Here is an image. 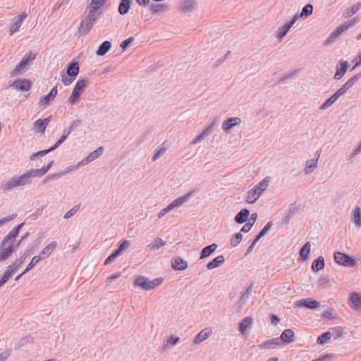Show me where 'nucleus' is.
Masks as SVG:
<instances>
[{
  "instance_id": "obj_1",
  "label": "nucleus",
  "mask_w": 361,
  "mask_h": 361,
  "mask_svg": "<svg viewBox=\"0 0 361 361\" xmlns=\"http://www.w3.org/2000/svg\"><path fill=\"white\" fill-rule=\"evenodd\" d=\"M54 161L41 169H30L19 177L12 178L1 185L4 190H9L13 188L23 186L32 182V178L44 176L51 167Z\"/></svg>"
},
{
  "instance_id": "obj_2",
  "label": "nucleus",
  "mask_w": 361,
  "mask_h": 361,
  "mask_svg": "<svg viewBox=\"0 0 361 361\" xmlns=\"http://www.w3.org/2000/svg\"><path fill=\"white\" fill-rule=\"evenodd\" d=\"M360 74H356L349 78L341 87H340L320 106V109L324 110L333 105L339 97L345 95L346 92L353 87V85L360 80Z\"/></svg>"
},
{
  "instance_id": "obj_3",
  "label": "nucleus",
  "mask_w": 361,
  "mask_h": 361,
  "mask_svg": "<svg viewBox=\"0 0 361 361\" xmlns=\"http://www.w3.org/2000/svg\"><path fill=\"white\" fill-rule=\"evenodd\" d=\"M102 14L103 12H96L89 9L85 19L81 22L78 27V32L82 35H87L92 28L94 23Z\"/></svg>"
},
{
  "instance_id": "obj_4",
  "label": "nucleus",
  "mask_w": 361,
  "mask_h": 361,
  "mask_svg": "<svg viewBox=\"0 0 361 361\" xmlns=\"http://www.w3.org/2000/svg\"><path fill=\"white\" fill-rule=\"evenodd\" d=\"M164 279L161 277L157 278L154 280H149L144 276H137L134 281V286L140 287L145 290H151L159 286Z\"/></svg>"
},
{
  "instance_id": "obj_5",
  "label": "nucleus",
  "mask_w": 361,
  "mask_h": 361,
  "mask_svg": "<svg viewBox=\"0 0 361 361\" xmlns=\"http://www.w3.org/2000/svg\"><path fill=\"white\" fill-rule=\"evenodd\" d=\"M35 59V56L32 54V51L26 53L21 61L13 69L11 74V76L15 77L20 75L28 70L30 63Z\"/></svg>"
},
{
  "instance_id": "obj_6",
  "label": "nucleus",
  "mask_w": 361,
  "mask_h": 361,
  "mask_svg": "<svg viewBox=\"0 0 361 361\" xmlns=\"http://www.w3.org/2000/svg\"><path fill=\"white\" fill-rule=\"evenodd\" d=\"M89 80L87 78H80L75 83L73 92L68 101L71 104H74L80 98L81 94L85 90Z\"/></svg>"
},
{
  "instance_id": "obj_7",
  "label": "nucleus",
  "mask_w": 361,
  "mask_h": 361,
  "mask_svg": "<svg viewBox=\"0 0 361 361\" xmlns=\"http://www.w3.org/2000/svg\"><path fill=\"white\" fill-rule=\"evenodd\" d=\"M357 22H358V20H356L355 18L349 20L344 25L337 27L331 35L330 36L326 39V43H332L336 41V39L340 36V35L344 31L347 30L352 26H353Z\"/></svg>"
},
{
  "instance_id": "obj_8",
  "label": "nucleus",
  "mask_w": 361,
  "mask_h": 361,
  "mask_svg": "<svg viewBox=\"0 0 361 361\" xmlns=\"http://www.w3.org/2000/svg\"><path fill=\"white\" fill-rule=\"evenodd\" d=\"M357 22H358V20H356L355 18L349 20L344 25L337 27L331 35L330 36L326 39V43H332L336 41V39L340 36V35L344 31L347 30L352 26H353Z\"/></svg>"
},
{
  "instance_id": "obj_9",
  "label": "nucleus",
  "mask_w": 361,
  "mask_h": 361,
  "mask_svg": "<svg viewBox=\"0 0 361 361\" xmlns=\"http://www.w3.org/2000/svg\"><path fill=\"white\" fill-rule=\"evenodd\" d=\"M334 257L335 262L339 265L352 267L355 264V259L353 257L340 252H336Z\"/></svg>"
},
{
  "instance_id": "obj_10",
  "label": "nucleus",
  "mask_w": 361,
  "mask_h": 361,
  "mask_svg": "<svg viewBox=\"0 0 361 361\" xmlns=\"http://www.w3.org/2000/svg\"><path fill=\"white\" fill-rule=\"evenodd\" d=\"M104 152V147H99L94 151L90 153L85 158L80 161L77 165L74 166V168H79L81 166L87 165V164L93 161L97 157L101 156Z\"/></svg>"
},
{
  "instance_id": "obj_11",
  "label": "nucleus",
  "mask_w": 361,
  "mask_h": 361,
  "mask_svg": "<svg viewBox=\"0 0 361 361\" xmlns=\"http://www.w3.org/2000/svg\"><path fill=\"white\" fill-rule=\"evenodd\" d=\"M14 250V245L12 242L4 244V240L0 245V262L6 261Z\"/></svg>"
},
{
  "instance_id": "obj_12",
  "label": "nucleus",
  "mask_w": 361,
  "mask_h": 361,
  "mask_svg": "<svg viewBox=\"0 0 361 361\" xmlns=\"http://www.w3.org/2000/svg\"><path fill=\"white\" fill-rule=\"evenodd\" d=\"M16 90L27 92L30 90L32 83L27 79H17L11 85Z\"/></svg>"
},
{
  "instance_id": "obj_13",
  "label": "nucleus",
  "mask_w": 361,
  "mask_h": 361,
  "mask_svg": "<svg viewBox=\"0 0 361 361\" xmlns=\"http://www.w3.org/2000/svg\"><path fill=\"white\" fill-rule=\"evenodd\" d=\"M295 305L298 307H304L309 309H315L319 307V302L312 298H304L298 300L295 302Z\"/></svg>"
},
{
  "instance_id": "obj_14",
  "label": "nucleus",
  "mask_w": 361,
  "mask_h": 361,
  "mask_svg": "<svg viewBox=\"0 0 361 361\" xmlns=\"http://www.w3.org/2000/svg\"><path fill=\"white\" fill-rule=\"evenodd\" d=\"M23 223H21L14 227L4 238V244L6 243L12 242L13 245H14L15 239L18 236L20 228L23 226Z\"/></svg>"
},
{
  "instance_id": "obj_15",
  "label": "nucleus",
  "mask_w": 361,
  "mask_h": 361,
  "mask_svg": "<svg viewBox=\"0 0 361 361\" xmlns=\"http://www.w3.org/2000/svg\"><path fill=\"white\" fill-rule=\"evenodd\" d=\"M193 192L194 191H190L185 194V195L179 197L177 199L174 200L171 203L169 204L172 209L180 207L182 205L188 202L190 198L191 197Z\"/></svg>"
},
{
  "instance_id": "obj_16",
  "label": "nucleus",
  "mask_w": 361,
  "mask_h": 361,
  "mask_svg": "<svg viewBox=\"0 0 361 361\" xmlns=\"http://www.w3.org/2000/svg\"><path fill=\"white\" fill-rule=\"evenodd\" d=\"M171 267L174 270L183 271L188 267V262L180 257H176L171 259Z\"/></svg>"
},
{
  "instance_id": "obj_17",
  "label": "nucleus",
  "mask_w": 361,
  "mask_h": 361,
  "mask_svg": "<svg viewBox=\"0 0 361 361\" xmlns=\"http://www.w3.org/2000/svg\"><path fill=\"white\" fill-rule=\"evenodd\" d=\"M196 6L195 0H183L179 9L181 12H192L195 10Z\"/></svg>"
},
{
  "instance_id": "obj_18",
  "label": "nucleus",
  "mask_w": 361,
  "mask_h": 361,
  "mask_svg": "<svg viewBox=\"0 0 361 361\" xmlns=\"http://www.w3.org/2000/svg\"><path fill=\"white\" fill-rule=\"evenodd\" d=\"M241 123V119L238 117L230 118L226 120L222 124V129L224 131H228L233 127L239 125Z\"/></svg>"
},
{
  "instance_id": "obj_19",
  "label": "nucleus",
  "mask_w": 361,
  "mask_h": 361,
  "mask_svg": "<svg viewBox=\"0 0 361 361\" xmlns=\"http://www.w3.org/2000/svg\"><path fill=\"white\" fill-rule=\"evenodd\" d=\"M133 4V0H121L118 8L119 14L122 16L127 14L131 8Z\"/></svg>"
},
{
  "instance_id": "obj_20",
  "label": "nucleus",
  "mask_w": 361,
  "mask_h": 361,
  "mask_svg": "<svg viewBox=\"0 0 361 361\" xmlns=\"http://www.w3.org/2000/svg\"><path fill=\"white\" fill-rule=\"evenodd\" d=\"M217 247L218 245L216 243H212L204 247L200 252V259H203L209 257L215 252Z\"/></svg>"
},
{
  "instance_id": "obj_21",
  "label": "nucleus",
  "mask_w": 361,
  "mask_h": 361,
  "mask_svg": "<svg viewBox=\"0 0 361 361\" xmlns=\"http://www.w3.org/2000/svg\"><path fill=\"white\" fill-rule=\"evenodd\" d=\"M79 73V63L78 61H72L67 66L66 75L75 78Z\"/></svg>"
},
{
  "instance_id": "obj_22",
  "label": "nucleus",
  "mask_w": 361,
  "mask_h": 361,
  "mask_svg": "<svg viewBox=\"0 0 361 361\" xmlns=\"http://www.w3.org/2000/svg\"><path fill=\"white\" fill-rule=\"evenodd\" d=\"M311 251V244L310 242H307L300 250L299 255L300 258L303 262H307L309 259V256Z\"/></svg>"
},
{
  "instance_id": "obj_23",
  "label": "nucleus",
  "mask_w": 361,
  "mask_h": 361,
  "mask_svg": "<svg viewBox=\"0 0 361 361\" xmlns=\"http://www.w3.org/2000/svg\"><path fill=\"white\" fill-rule=\"evenodd\" d=\"M293 25V18L288 23H285L281 27L279 28L277 37L281 40L288 33L290 27Z\"/></svg>"
},
{
  "instance_id": "obj_24",
  "label": "nucleus",
  "mask_w": 361,
  "mask_h": 361,
  "mask_svg": "<svg viewBox=\"0 0 361 361\" xmlns=\"http://www.w3.org/2000/svg\"><path fill=\"white\" fill-rule=\"evenodd\" d=\"M317 158L307 160L306 161V165L304 169V172L305 174H310L311 173L317 166V160L319 157V154L318 152H317Z\"/></svg>"
},
{
  "instance_id": "obj_25",
  "label": "nucleus",
  "mask_w": 361,
  "mask_h": 361,
  "mask_svg": "<svg viewBox=\"0 0 361 361\" xmlns=\"http://www.w3.org/2000/svg\"><path fill=\"white\" fill-rule=\"evenodd\" d=\"M50 120H51V116H49L44 119H41V118L38 119L35 122L34 126H35V128H37L38 132L43 133H44L47 125L50 122Z\"/></svg>"
},
{
  "instance_id": "obj_26",
  "label": "nucleus",
  "mask_w": 361,
  "mask_h": 361,
  "mask_svg": "<svg viewBox=\"0 0 361 361\" xmlns=\"http://www.w3.org/2000/svg\"><path fill=\"white\" fill-rule=\"evenodd\" d=\"M224 261L225 258L224 255H219L207 263V268L209 270H212L222 265L224 263Z\"/></svg>"
},
{
  "instance_id": "obj_27",
  "label": "nucleus",
  "mask_w": 361,
  "mask_h": 361,
  "mask_svg": "<svg viewBox=\"0 0 361 361\" xmlns=\"http://www.w3.org/2000/svg\"><path fill=\"white\" fill-rule=\"evenodd\" d=\"M250 211L247 209H241L235 216V221L238 224H243L248 219Z\"/></svg>"
},
{
  "instance_id": "obj_28",
  "label": "nucleus",
  "mask_w": 361,
  "mask_h": 361,
  "mask_svg": "<svg viewBox=\"0 0 361 361\" xmlns=\"http://www.w3.org/2000/svg\"><path fill=\"white\" fill-rule=\"evenodd\" d=\"M212 333V331L208 329H204L202 330L195 338L194 343L199 344L201 342L205 341L211 336Z\"/></svg>"
},
{
  "instance_id": "obj_29",
  "label": "nucleus",
  "mask_w": 361,
  "mask_h": 361,
  "mask_svg": "<svg viewBox=\"0 0 361 361\" xmlns=\"http://www.w3.org/2000/svg\"><path fill=\"white\" fill-rule=\"evenodd\" d=\"M324 259L322 256L318 257L312 262V270L314 272L322 270L324 268Z\"/></svg>"
},
{
  "instance_id": "obj_30",
  "label": "nucleus",
  "mask_w": 361,
  "mask_h": 361,
  "mask_svg": "<svg viewBox=\"0 0 361 361\" xmlns=\"http://www.w3.org/2000/svg\"><path fill=\"white\" fill-rule=\"evenodd\" d=\"M149 10L154 13L159 14L161 13L166 12L169 10V7L167 5L161 4H151L149 7Z\"/></svg>"
},
{
  "instance_id": "obj_31",
  "label": "nucleus",
  "mask_w": 361,
  "mask_h": 361,
  "mask_svg": "<svg viewBox=\"0 0 361 361\" xmlns=\"http://www.w3.org/2000/svg\"><path fill=\"white\" fill-rule=\"evenodd\" d=\"M111 43L109 41L103 42L96 51L97 56H104L111 49Z\"/></svg>"
},
{
  "instance_id": "obj_32",
  "label": "nucleus",
  "mask_w": 361,
  "mask_h": 361,
  "mask_svg": "<svg viewBox=\"0 0 361 361\" xmlns=\"http://www.w3.org/2000/svg\"><path fill=\"white\" fill-rule=\"evenodd\" d=\"M352 221L359 228L361 226V210L360 208L356 207L351 213Z\"/></svg>"
},
{
  "instance_id": "obj_33",
  "label": "nucleus",
  "mask_w": 361,
  "mask_h": 361,
  "mask_svg": "<svg viewBox=\"0 0 361 361\" xmlns=\"http://www.w3.org/2000/svg\"><path fill=\"white\" fill-rule=\"evenodd\" d=\"M260 194L254 188L247 192L246 202L250 204L255 203L260 197Z\"/></svg>"
},
{
  "instance_id": "obj_34",
  "label": "nucleus",
  "mask_w": 361,
  "mask_h": 361,
  "mask_svg": "<svg viewBox=\"0 0 361 361\" xmlns=\"http://www.w3.org/2000/svg\"><path fill=\"white\" fill-rule=\"evenodd\" d=\"M279 338L282 343H290L293 341V331L289 329H286L282 332Z\"/></svg>"
},
{
  "instance_id": "obj_35",
  "label": "nucleus",
  "mask_w": 361,
  "mask_h": 361,
  "mask_svg": "<svg viewBox=\"0 0 361 361\" xmlns=\"http://www.w3.org/2000/svg\"><path fill=\"white\" fill-rule=\"evenodd\" d=\"M16 271V269L13 265H9L7 267L6 270L4 273L2 277L1 278L0 281L4 285L9 278L15 273Z\"/></svg>"
},
{
  "instance_id": "obj_36",
  "label": "nucleus",
  "mask_w": 361,
  "mask_h": 361,
  "mask_svg": "<svg viewBox=\"0 0 361 361\" xmlns=\"http://www.w3.org/2000/svg\"><path fill=\"white\" fill-rule=\"evenodd\" d=\"M16 271V269L13 265H9L7 267L6 270L4 273L2 277L1 278L0 281L4 285L9 278L15 273Z\"/></svg>"
},
{
  "instance_id": "obj_37",
  "label": "nucleus",
  "mask_w": 361,
  "mask_h": 361,
  "mask_svg": "<svg viewBox=\"0 0 361 361\" xmlns=\"http://www.w3.org/2000/svg\"><path fill=\"white\" fill-rule=\"evenodd\" d=\"M16 271V269L13 265H9L7 267L6 270L4 273L2 277L1 278L0 281L4 285L9 278L15 273Z\"/></svg>"
},
{
  "instance_id": "obj_38",
  "label": "nucleus",
  "mask_w": 361,
  "mask_h": 361,
  "mask_svg": "<svg viewBox=\"0 0 361 361\" xmlns=\"http://www.w3.org/2000/svg\"><path fill=\"white\" fill-rule=\"evenodd\" d=\"M281 343H282V342H281L280 338L279 337V338H275L273 339L268 340L266 342H264L262 344H261L259 345V347L262 349H267V348H272V346L274 345H279Z\"/></svg>"
},
{
  "instance_id": "obj_39",
  "label": "nucleus",
  "mask_w": 361,
  "mask_h": 361,
  "mask_svg": "<svg viewBox=\"0 0 361 361\" xmlns=\"http://www.w3.org/2000/svg\"><path fill=\"white\" fill-rule=\"evenodd\" d=\"M166 245V243L159 238H156L153 242H152L148 247L152 251L159 250L161 247Z\"/></svg>"
},
{
  "instance_id": "obj_40",
  "label": "nucleus",
  "mask_w": 361,
  "mask_h": 361,
  "mask_svg": "<svg viewBox=\"0 0 361 361\" xmlns=\"http://www.w3.org/2000/svg\"><path fill=\"white\" fill-rule=\"evenodd\" d=\"M350 305L356 308L360 307L361 305V296L357 293H352L350 295Z\"/></svg>"
},
{
  "instance_id": "obj_41",
  "label": "nucleus",
  "mask_w": 361,
  "mask_h": 361,
  "mask_svg": "<svg viewBox=\"0 0 361 361\" xmlns=\"http://www.w3.org/2000/svg\"><path fill=\"white\" fill-rule=\"evenodd\" d=\"M269 177L264 178L262 180L258 183L254 188L259 192L260 195L267 189L269 183Z\"/></svg>"
},
{
  "instance_id": "obj_42",
  "label": "nucleus",
  "mask_w": 361,
  "mask_h": 361,
  "mask_svg": "<svg viewBox=\"0 0 361 361\" xmlns=\"http://www.w3.org/2000/svg\"><path fill=\"white\" fill-rule=\"evenodd\" d=\"M106 2V0H92L89 6V9L96 12H102L100 10L102 6Z\"/></svg>"
},
{
  "instance_id": "obj_43",
  "label": "nucleus",
  "mask_w": 361,
  "mask_h": 361,
  "mask_svg": "<svg viewBox=\"0 0 361 361\" xmlns=\"http://www.w3.org/2000/svg\"><path fill=\"white\" fill-rule=\"evenodd\" d=\"M253 284V283H250V285L247 288L246 290L242 293L239 300L240 305H244L246 303L247 300L248 299L252 291Z\"/></svg>"
},
{
  "instance_id": "obj_44",
  "label": "nucleus",
  "mask_w": 361,
  "mask_h": 361,
  "mask_svg": "<svg viewBox=\"0 0 361 361\" xmlns=\"http://www.w3.org/2000/svg\"><path fill=\"white\" fill-rule=\"evenodd\" d=\"M252 319L250 317H245L240 323L239 324V330L242 334H245V331L252 324Z\"/></svg>"
},
{
  "instance_id": "obj_45",
  "label": "nucleus",
  "mask_w": 361,
  "mask_h": 361,
  "mask_svg": "<svg viewBox=\"0 0 361 361\" xmlns=\"http://www.w3.org/2000/svg\"><path fill=\"white\" fill-rule=\"evenodd\" d=\"M345 73V66L343 67L342 66H340V63H338L336 65V73L334 74V78L336 80H339L343 77Z\"/></svg>"
},
{
  "instance_id": "obj_46",
  "label": "nucleus",
  "mask_w": 361,
  "mask_h": 361,
  "mask_svg": "<svg viewBox=\"0 0 361 361\" xmlns=\"http://www.w3.org/2000/svg\"><path fill=\"white\" fill-rule=\"evenodd\" d=\"M122 252L117 248L105 259L104 265H107L113 262L117 257L121 256Z\"/></svg>"
},
{
  "instance_id": "obj_47",
  "label": "nucleus",
  "mask_w": 361,
  "mask_h": 361,
  "mask_svg": "<svg viewBox=\"0 0 361 361\" xmlns=\"http://www.w3.org/2000/svg\"><path fill=\"white\" fill-rule=\"evenodd\" d=\"M32 338L30 336H26L25 337L21 338L18 343L16 344L14 348L15 350H18L20 348L23 347L27 343L32 342Z\"/></svg>"
},
{
  "instance_id": "obj_48",
  "label": "nucleus",
  "mask_w": 361,
  "mask_h": 361,
  "mask_svg": "<svg viewBox=\"0 0 361 361\" xmlns=\"http://www.w3.org/2000/svg\"><path fill=\"white\" fill-rule=\"evenodd\" d=\"M56 242H51L41 251L40 254L42 255H45V257H47L50 255L51 252L56 248Z\"/></svg>"
},
{
  "instance_id": "obj_49",
  "label": "nucleus",
  "mask_w": 361,
  "mask_h": 361,
  "mask_svg": "<svg viewBox=\"0 0 361 361\" xmlns=\"http://www.w3.org/2000/svg\"><path fill=\"white\" fill-rule=\"evenodd\" d=\"M32 249V247H30L28 250H26L25 252L15 262H13L11 265H13L16 269L23 263L25 259L30 255V250Z\"/></svg>"
},
{
  "instance_id": "obj_50",
  "label": "nucleus",
  "mask_w": 361,
  "mask_h": 361,
  "mask_svg": "<svg viewBox=\"0 0 361 361\" xmlns=\"http://www.w3.org/2000/svg\"><path fill=\"white\" fill-rule=\"evenodd\" d=\"M361 8V3H357L350 8H348L345 11L346 17H350L355 14Z\"/></svg>"
},
{
  "instance_id": "obj_51",
  "label": "nucleus",
  "mask_w": 361,
  "mask_h": 361,
  "mask_svg": "<svg viewBox=\"0 0 361 361\" xmlns=\"http://www.w3.org/2000/svg\"><path fill=\"white\" fill-rule=\"evenodd\" d=\"M313 6L311 4H307L305 6L300 14V18H306L307 16L312 13Z\"/></svg>"
},
{
  "instance_id": "obj_52",
  "label": "nucleus",
  "mask_w": 361,
  "mask_h": 361,
  "mask_svg": "<svg viewBox=\"0 0 361 361\" xmlns=\"http://www.w3.org/2000/svg\"><path fill=\"white\" fill-rule=\"evenodd\" d=\"M42 259V257L41 256L33 257L31 262L27 266L25 269L23 271V274H26L30 270H31Z\"/></svg>"
},
{
  "instance_id": "obj_53",
  "label": "nucleus",
  "mask_w": 361,
  "mask_h": 361,
  "mask_svg": "<svg viewBox=\"0 0 361 361\" xmlns=\"http://www.w3.org/2000/svg\"><path fill=\"white\" fill-rule=\"evenodd\" d=\"M331 337V334L330 332H325L318 336L317 339V343L321 345L326 343L330 340Z\"/></svg>"
},
{
  "instance_id": "obj_54",
  "label": "nucleus",
  "mask_w": 361,
  "mask_h": 361,
  "mask_svg": "<svg viewBox=\"0 0 361 361\" xmlns=\"http://www.w3.org/2000/svg\"><path fill=\"white\" fill-rule=\"evenodd\" d=\"M293 216V209H292L291 207H290L288 210L286 212V214L282 219L281 224L283 226H287Z\"/></svg>"
},
{
  "instance_id": "obj_55",
  "label": "nucleus",
  "mask_w": 361,
  "mask_h": 361,
  "mask_svg": "<svg viewBox=\"0 0 361 361\" xmlns=\"http://www.w3.org/2000/svg\"><path fill=\"white\" fill-rule=\"evenodd\" d=\"M243 235L240 233H235L230 240L231 245L232 247L237 246L240 242L242 240Z\"/></svg>"
},
{
  "instance_id": "obj_56",
  "label": "nucleus",
  "mask_w": 361,
  "mask_h": 361,
  "mask_svg": "<svg viewBox=\"0 0 361 361\" xmlns=\"http://www.w3.org/2000/svg\"><path fill=\"white\" fill-rule=\"evenodd\" d=\"M49 152H51L49 148L47 149L39 151L37 152L32 154L30 157V159L32 161L35 160L36 159L44 157V155L47 154Z\"/></svg>"
},
{
  "instance_id": "obj_57",
  "label": "nucleus",
  "mask_w": 361,
  "mask_h": 361,
  "mask_svg": "<svg viewBox=\"0 0 361 361\" xmlns=\"http://www.w3.org/2000/svg\"><path fill=\"white\" fill-rule=\"evenodd\" d=\"M54 98L49 93L40 98L39 104L41 105H47L53 101Z\"/></svg>"
},
{
  "instance_id": "obj_58",
  "label": "nucleus",
  "mask_w": 361,
  "mask_h": 361,
  "mask_svg": "<svg viewBox=\"0 0 361 361\" xmlns=\"http://www.w3.org/2000/svg\"><path fill=\"white\" fill-rule=\"evenodd\" d=\"M61 81L65 86H68V85H71L73 80V79L71 78V77H69L68 75H66V73H65L64 71L61 72Z\"/></svg>"
},
{
  "instance_id": "obj_59",
  "label": "nucleus",
  "mask_w": 361,
  "mask_h": 361,
  "mask_svg": "<svg viewBox=\"0 0 361 361\" xmlns=\"http://www.w3.org/2000/svg\"><path fill=\"white\" fill-rule=\"evenodd\" d=\"M22 23L19 21L18 19L14 21L10 28V35H13L16 32L19 28L20 27Z\"/></svg>"
},
{
  "instance_id": "obj_60",
  "label": "nucleus",
  "mask_w": 361,
  "mask_h": 361,
  "mask_svg": "<svg viewBox=\"0 0 361 361\" xmlns=\"http://www.w3.org/2000/svg\"><path fill=\"white\" fill-rule=\"evenodd\" d=\"M79 208L80 204L74 206L71 209H70L65 214L63 218L66 219L71 218L78 211Z\"/></svg>"
},
{
  "instance_id": "obj_61",
  "label": "nucleus",
  "mask_w": 361,
  "mask_h": 361,
  "mask_svg": "<svg viewBox=\"0 0 361 361\" xmlns=\"http://www.w3.org/2000/svg\"><path fill=\"white\" fill-rule=\"evenodd\" d=\"M273 224L272 221H269L267 224L263 227V228L258 233L260 236L264 237L271 229Z\"/></svg>"
},
{
  "instance_id": "obj_62",
  "label": "nucleus",
  "mask_w": 361,
  "mask_h": 361,
  "mask_svg": "<svg viewBox=\"0 0 361 361\" xmlns=\"http://www.w3.org/2000/svg\"><path fill=\"white\" fill-rule=\"evenodd\" d=\"M135 40V37H130L126 39H125L124 41H123L121 44V47L122 48V49L123 51L126 50L128 49V47H129V45Z\"/></svg>"
},
{
  "instance_id": "obj_63",
  "label": "nucleus",
  "mask_w": 361,
  "mask_h": 361,
  "mask_svg": "<svg viewBox=\"0 0 361 361\" xmlns=\"http://www.w3.org/2000/svg\"><path fill=\"white\" fill-rule=\"evenodd\" d=\"M166 151V149L164 147H159V149L155 152L154 155L152 157V161H156L159 157H161Z\"/></svg>"
},
{
  "instance_id": "obj_64",
  "label": "nucleus",
  "mask_w": 361,
  "mask_h": 361,
  "mask_svg": "<svg viewBox=\"0 0 361 361\" xmlns=\"http://www.w3.org/2000/svg\"><path fill=\"white\" fill-rule=\"evenodd\" d=\"M17 216L16 214H11L8 216L2 218L0 219V226L8 223L11 220L14 219Z\"/></svg>"
}]
</instances>
